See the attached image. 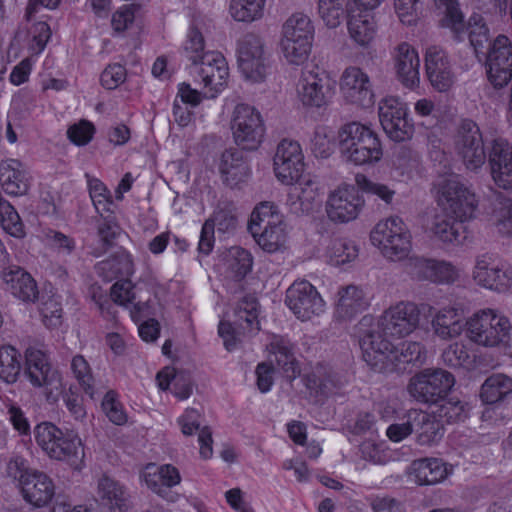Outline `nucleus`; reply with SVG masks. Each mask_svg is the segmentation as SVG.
I'll return each mask as SVG.
<instances>
[{
  "instance_id": "obj_1",
  "label": "nucleus",
  "mask_w": 512,
  "mask_h": 512,
  "mask_svg": "<svg viewBox=\"0 0 512 512\" xmlns=\"http://www.w3.org/2000/svg\"><path fill=\"white\" fill-rule=\"evenodd\" d=\"M362 350L363 360L374 370L384 372L398 363L422 364L426 359V351L421 343L406 341L395 347L378 334L374 327V318L365 315L355 328Z\"/></svg>"
},
{
  "instance_id": "obj_2",
  "label": "nucleus",
  "mask_w": 512,
  "mask_h": 512,
  "mask_svg": "<svg viewBox=\"0 0 512 512\" xmlns=\"http://www.w3.org/2000/svg\"><path fill=\"white\" fill-rule=\"evenodd\" d=\"M248 230L259 247L267 253L283 252L288 246L284 216L272 202L259 203L251 213Z\"/></svg>"
},
{
  "instance_id": "obj_3",
  "label": "nucleus",
  "mask_w": 512,
  "mask_h": 512,
  "mask_svg": "<svg viewBox=\"0 0 512 512\" xmlns=\"http://www.w3.org/2000/svg\"><path fill=\"white\" fill-rule=\"evenodd\" d=\"M338 146L342 158L358 166L376 163L383 156L377 134L369 126L356 121L339 129Z\"/></svg>"
},
{
  "instance_id": "obj_4",
  "label": "nucleus",
  "mask_w": 512,
  "mask_h": 512,
  "mask_svg": "<svg viewBox=\"0 0 512 512\" xmlns=\"http://www.w3.org/2000/svg\"><path fill=\"white\" fill-rule=\"evenodd\" d=\"M315 27L311 18L303 12L292 13L282 24L280 51L290 65L300 66L311 53Z\"/></svg>"
},
{
  "instance_id": "obj_5",
  "label": "nucleus",
  "mask_w": 512,
  "mask_h": 512,
  "mask_svg": "<svg viewBox=\"0 0 512 512\" xmlns=\"http://www.w3.org/2000/svg\"><path fill=\"white\" fill-rule=\"evenodd\" d=\"M434 189L437 206L442 212L461 222L476 217L480 199L471 186L457 177H447L440 179Z\"/></svg>"
},
{
  "instance_id": "obj_6",
  "label": "nucleus",
  "mask_w": 512,
  "mask_h": 512,
  "mask_svg": "<svg viewBox=\"0 0 512 512\" xmlns=\"http://www.w3.org/2000/svg\"><path fill=\"white\" fill-rule=\"evenodd\" d=\"M204 51V38L201 32L195 28H191L187 40L185 41L183 52L185 56L194 64L201 62V67L197 69L198 75L201 77L203 84L210 87V92L205 93L209 99L217 97L224 89L223 71L224 57L218 52Z\"/></svg>"
},
{
  "instance_id": "obj_7",
  "label": "nucleus",
  "mask_w": 512,
  "mask_h": 512,
  "mask_svg": "<svg viewBox=\"0 0 512 512\" xmlns=\"http://www.w3.org/2000/svg\"><path fill=\"white\" fill-rule=\"evenodd\" d=\"M370 240L381 255L391 262L410 258L412 235L405 222L398 216L380 220L372 229Z\"/></svg>"
},
{
  "instance_id": "obj_8",
  "label": "nucleus",
  "mask_w": 512,
  "mask_h": 512,
  "mask_svg": "<svg viewBox=\"0 0 512 512\" xmlns=\"http://www.w3.org/2000/svg\"><path fill=\"white\" fill-rule=\"evenodd\" d=\"M37 444L52 459L68 461L77 466L84 457L81 439L72 430L62 431L51 422H42L35 427Z\"/></svg>"
},
{
  "instance_id": "obj_9",
  "label": "nucleus",
  "mask_w": 512,
  "mask_h": 512,
  "mask_svg": "<svg viewBox=\"0 0 512 512\" xmlns=\"http://www.w3.org/2000/svg\"><path fill=\"white\" fill-rule=\"evenodd\" d=\"M509 322L504 314L495 309H479L466 319V337L477 346L501 349Z\"/></svg>"
},
{
  "instance_id": "obj_10",
  "label": "nucleus",
  "mask_w": 512,
  "mask_h": 512,
  "mask_svg": "<svg viewBox=\"0 0 512 512\" xmlns=\"http://www.w3.org/2000/svg\"><path fill=\"white\" fill-rule=\"evenodd\" d=\"M25 374L34 387L44 389L46 400L53 404L62 392V379L54 369L46 352L37 347H28L25 351Z\"/></svg>"
},
{
  "instance_id": "obj_11",
  "label": "nucleus",
  "mask_w": 512,
  "mask_h": 512,
  "mask_svg": "<svg viewBox=\"0 0 512 512\" xmlns=\"http://www.w3.org/2000/svg\"><path fill=\"white\" fill-rule=\"evenodd\" d=\"M420 321L421 310L415 302L399 301L382 312L374 327L382 336L402 339L416 331Z\"/></svg>"
},
{
  "instance_id": "obj_12",
  "label": "nucleus",
  "mask_w": 512,
  "mask_h": 512,
  "mask_svg": "<svg viewBox=\"0 0 512 512\" xmlns=\"http://www.w3.org/2000/svg\"><path fill=\"white\" fill-rule=\"evenodd\" d=\"M238 68L243 77L253 83H260L267 75V56L263 38L254 32H247L236 42Z\"/></svg>"
},
{
  "instance_id": "obj_13",
  "label": "nucleus",
  "mask_w": 512,
  "mask_h": 512,
  "mask_svg": "<svg viewBox=\"0 0 512 512\" xmlns=\"http://www.w3.org/2000/svg\"><path fill=\"white\" fill-rule=\"evenodd\" d=\"M455 384L454 376L443 369L428 368L415 374L409 381V395L421 403L436 404L447 397Z\"/></svg>"
},
{
  "instance_id": "obj_14",
  "label": "nucleus",
  "mask_w": 512,
  "mask_h": 512,
  "mask_svg": "<svg viewBox=\"0 0 512 512\" xmlns=\"http://www.w3.org/2000/svg\"><path fill=\"white\" fill-rule=\"evenodd\" d=\"M230 129L234 142L246 150L257 148L265 132L260 112L248 104L235 106L231 115Z\"/></svg>"
},
{
  "instance_id": "obj_15",
  "label": "nucleus",
  "mask_w": 512,
  "mask_h": 512,
  "mask_svg": "<svg viewBox=\"0 0 512 512\" xmlns=\"http://www.w3.org/2000/svg\"><path fill=\"white\" fill-rule=\"evenodd\" d=\"M295 90L297 100L305 108H322L332 95L328 75L316 65L301 70Z\"/></svg>"
},
{
  "instance_id": "obj_16",
  "label": "nucleus",
  "mask_w": 512,
  "mask_h": 512,
  "mask_svg": "<svg viewBox=\"0 0 512 512\" xmlns=\"http://www.w3.org/2000/svg\"><path fill=\"white\" fill-rule=\"evenodd\" d=\"M454 149L469 171H479L486 162L483 136L479 126L472 120L461 122L454 138Z\"/></svg>"
},
{
  "instance_id": "obj_17",
  "label": "nucleus",
  "mask_w": 512,
  "mask_h": 512,
  "mask_svg": "<svg viewBox=\"0 0 512 512\" xmlns=\"http://www.w3.org/2000/svg\"><path fill=\"white\" fill-rule=\"evenodd\" d=\"M411 279L436 285H452L461 278V270L450 261L412 256L406 263Z\"/></svg>"
},
{
  "instance_id": "obj_18",
  "label": "nucleus",
  "mask_w": 512,
  "mask_h": 512,
  "mask_svg": "<svg viewBox=\"0 0 512 512\" xmlns=\"http://www.w3.org/2000/svg\"><path fill=\"white\" fill-rule=\"evenodd\" d=\"M237 322L226 324V351H234L241 347L245 337L259 331V303L254 295L241 297L234 309Z\"/></svg>"
},
{
  "instance_id": "obj_19",
  "label": "nucleus",
  "mask_w": 512,
  "mask_h": 512,
  "mask_svg": "<svg viewBox=\"0 0 512 512\" xmlns=\"http://www.w3.org/2000/svg\"><path fill=\"white\" fill-rule=\"evenodd\" d=\"M472 279L483 289L506 292L512 287V267L505 266L493 254L483 253L475 257Z\"/></svg>"
},
{
  "instance_id": "obj_20",
  "label": "nucleus",
  "mask_w": 512,
  "mask_h": 512,
  "mask_svg": "<svg viewBox=\"0 0 512 512\" xmlns=\"http://www.w3.org/2000/svg\"><path fill=\"white\" fill-rule=\"evenodd\" d=\"M379 120L389 138L406 141L414 134V124L408 115L407 105L398 97L387 96L378 104Z\"/></svg>"
},
{
  "instance_id": "obj_21",
  "label": "nucleus",
  "mask_w": 512,
  "mask_h": 512,
  "mask_svg": "<svg viewBox=\"0 0 512 512\" xmlns=\"http://www.w3.org/2000/svg\"><path fill=\"white\" fill-rule=\"evenodd\" d=\"M273 170L278 181L293 185L305 170L304 153L301 145L291 139L279 142L273 158Z\"/></svg>"
},
{
  "instance_id": "obj_22",
  "label": "nucleus",
  "mask_w": 512,
  "mask_h": 512,
  "mask_svg": "<svg viewBox=\"0 0 512 512\" xmlns=\"http://www.w3.org/2000/svg\"><path fill=\"white\" fill-rule=\"evenodd\" d=\"M339 90L343 100L360 108H370L375 103V94L369 75L360 67H346L339 79Z\"/></svg>"
},
{
  "instance_id": "obj_23",
  "label": "nucleus",
  "mask_w": 512,
  "mask_h": 512,
  "mask_svg": "<svg viewBox=\"0 0 512 512\" xmlns=\"http://www.w3.org/2000/svg\"><path fill=\"white\" fill-rule=\"evenodd\" d=\"M285 303L301 321L311 320L325 311V302L308 281L294 282L286 292Z\"/></svg>"
},
{
  "instance_id": "obj_24",
  "label": "nucleus",
  "mask_w": 512,
  "mask_h": 512,
  "mask_svg": "<svg viewBox=\"0 0 512 512\" xmlns=\"http://www.w3.org/2000/svg\"><path fill=\"white\" fill-rule=\"evenodd\" d=\"M364 205L365 201L358 188L345 184L330 193L325 210L332 222L347 223L359 216Z\"/></svg>"
},
{
  "instance_id": "obj_25",
  "label": "nucleus",
  "mask_w": 512,
  "mask_h": 512,
  "mask_svg": "<svg viewBox=\"0 0 512 512\" xmlns=\"http://www.w3.org/2000/svg\"><path fill=\"white\" fill-rule=\"evenodd\" d=\"M487 66L488 80L495 88L506 86L512 79V42L506 35L493 41Z\"/></svg>"
},
{
  "instance_id": "obj_26",
  "label": "nucleus",
  "mask_w": 512,
  "mask_h": 512,
  "mask_svg": "<svg viewBox=\"0 0 512 512\" xmlns=\"http://www.w3.org/2000/svg\"><path fill=\"white\" fill-rule=\"evenodd\" d=\"M425 69L431 86L438 92L450 90L456 81L447 53L438 46L426 50Z\"/></svg>"
},
{
  "instance_id": "obj_27",
  "label": "nucleus",
  "mask_w": 512,
  "mask_h": 512,
  "mask_svg": "<svg viewBox=\"0 0 512 512\" xmlns=\"http://www.w3.org/2000/svg\"><path fill=\"white\" fill-rule=\"evenodd\" d=\"M488 161L494 183L503 189L512 188V146L502 138H494L489 145Z\"/></svg>"
},
{
  "instance_id": "obj_28",
  "label": "nucleus",
  "mask_w": 512,
  "mask_h": 512,
  "mask_svg": "<svg viewBox=\"0 0 512 512\" xmlns=\"http://www.w3.org/2000/svg\"><path fill=\"white\" fill-rule=\"evenodd\" d=\"M488 161L494 183L503 189L512 188V146L502 138H494L489 145Z\"/></svg>"
},
{
  "instance_id": "obj_29",
  "label": "nucleus",
  "mask_w": 512,
  "mask_h": 512,
  "mask_svg": "<svg viewBox=\"0 0 512 512\" xmlns=\"http://www.w3.org/2000/svg\"><path fill=\"white\" fill-rule=\"evenodd\" d=\"M434 336L441 340L457 339L466 333L467 324L464 320V310L458 303L443 306L435 311L431 319Z\"/></svg>"
},
{
  "instance_id": "obj_30",
  "label": "nucleus",
  "mask_w": 512,
  "mask_h": 512,
  "mask_svg": "<svg viewBox=\"0 0 512 512\" xmlns=\"http://www.w3.org/2000/svg\"><path fill=\"white\" fill-rule=\"evenodd\" d=\"M394 67L397 79L411 90L420 84V58L417 50L409 43L398 44L393 52Z\"/></svg>"
},
{
  "instance_id": "obj_31",
  "label": "nucleus",
  "mask_w": 512,
  "mask_h": 512,
  "mask_svg": "<svg viewBox=\"0 0 512 512\" xmlns=\"http://www.w3.org/2000/svg\"><path fill=\"white\" fill-rule=\"evenodd\" d=\"M369 305L370 300L362 288L348 285L341 287L337 292L334 314L338 320H351L366 310Z\"/></svg>"
},
{
  "instance_id": "obj_32",
  "label": "nucleus",
  "mask_w": 512,
  "mask_h": 512,
  "mask_svg": "<svg viewBox=\"0 0 512 512\" xmlns=\"http://www.w3.org/2000/svg\"><path fill=\"white\" fill-rule=\"evenodd\" d=\"M347 29L349 38L360 48H369L377 35V22L372 10L352 11Z\"/></svg>"
},
{
  "instance_id": "obj_33",
  "label": "nucleus",
  "mask_w": 512,
  "mask_h": 512,
  "mask_svg": "<svg viewBox=\"0 0 512 512\" xmlns=\"http://www.w3.org/2000/svg\"><path fill=\"white\" fill-rule=\"evenodd\" d=\"M2 278L5 290L15 298L26 302H34L39 294L37 284L32 276L20 267H12L3 271Z\"/></svg>"
},
{
  "instance_id": "obj_34",
  "label": "nucleus",
  "mask_w": 512,
  "mask_h": 512,
  "mask_svg": "<svg viewBox=\"0 0 512 512\" xmlns=\"http://www.w3.org/2000/svg\"><path fill=\"white\" fill-rule=\"evenodd\" d=\"M451 471L440 459L423 458L410 464L408 476L418 485H434L445 480Z\"/></svg>"
},
{
  "instance_id": "obj_35",
  "label": "nucleus",
  "mask_w": 512,
  "mask_h": 512,
  "mask_svg": "<svg viewBox=\"0 0 512 512\" xmlns=\"http://www.w3.org/2000/svg\"><path fill=\"white\" fill-rule=\"evenodd\" d=\"M146 485L154 493L163 498H168L170 488L178 485L181 476L178 469L170 464L157 466L156 464H148L143 473Z\"/></svg>"
},
{
  "instance_id": "obj_36",
  "label": "nucleus",
  "mask_w": 512,
  "mask_h": 512,
  "mask_svg": "<svg viewBox=\"0 0 512 512\" xmlns=\"http://www.w3.org/2000/svg\"><path fill=\"white\" fill-rule=\"evenodd\" d=\"M22 481V495L27 502L35 507L45 506L55 495L52 479L43 472L32 471L27 480Z\"/></svg>"
},
{
  "instance_id": "obj_37",
  "label": "nucleus",
  "mask_w": 512,
  "mask_h": 512,
  "mask_svg": "<svg viewBox=\"0 0 512 512\" xmlns=\"http://www.w3.org/2000/svg\"><path fill=\"white\" fill-rule=\"evenodd\" d=\"M97 495L101 504L110 512H126L129 508L130 495L127 488L109 476L103 475L98 480Z\"/></svg>"
},
{
  "instance_id": "obj_38",
  "label": "nucleus",
  "mask_w": 512,
  "mask_h": 512,
  "mask_svg": "<svg viewBox=\"0 0 512 512\" xmlns=\"http://www.w3.org/2000/svg\"><path fill=\"white\" fill-rule=\"evenodd\" d=\"M410 419L414 423V433L419 445L429 446L438 442L443 436V424L434 414L419 409H410Z\"/></svg>"
},
{
  "instance_id": "obj_39",
  "label": "nucleus",
  "mask_w": 512,
  "mask_h": 512,
  "mask_svg": "<svg viewBox=\"0 0 512 512\" xmlns=\"http://www.w3.org/2000/svg\"><path fill=\"white\" fill-rule=\"evenodd\" d=\"M0 185L10 196H22L29 190V179L22 164L15 159L3 160L0 163Z\"/></svg>"
},
{
  "instance_id": "obj_40",
  "label": "nucleus",
  "mask_w": 512,
  "mask_h": 512,
  "mask_svg": "<svg viewBox=\"0 0 512 512\" xmlns=\"http://www.w3.org/2000/svg\"><path fill=\"white\" fill-rule=\"evenodd\" d=\"M200 414L198 410L189 408L178 419L181 432L185 436H191L194 432H198V443L200 445V455L203 459H209L212 456V435L211 431L204 427L200 429Z\"/></svg>"
},
{
  "instance_id": "obj_41",
  "label": "nucleus",
  "mask_w": 512,
  "mask_h": 512,
  "mask_svg": "<svg viewBox=\"0 0 512 512\" xmlns=\"http://www.w3.org/2000/svg\"><path fill=\"white\" fill-rule=\"evenodd\" d=\"M463 223L441 211L434 215L429 230L437 240L443 243H459L462 237Z\"/></svg>"
},
{
  "instance_id": "obj_42",
  "label": "nucleus",
  "mask_w": 512,
  "mask_h": 512,
  "mask_svg": "<svg viewBox=\"0 0 512 512\" xmlns=\"http://www.w3.org/2000/svg\"><path fill=\"white\" fill-rule=\"evenodd\" d=\"M512 393V378L496 373L489 376L481 385L480 399L485 404H496Z\"/></svg>"
},
{
  "instance_id": "obj_43",
  "label": "nucleus",
  "mask_w": 512,
  "mask_h": 512,
  "mask_svg": "<svg viewBox=\"0 0 512 512\" xmlns=\"http://www.w3.org/2000/svg\"><path fill=\"white\" fill-rule=\"evenodd\" d=\"M269 353L274 356L278 367L283 371L285 377L294 379L299 375L300 369L292 353V346L289 341L275 337L270 342Z\"/></svg>"
},
{
  "instance_id": "obj_44",
  "label": "nucleus",
  "mask_w": 512,
  "mask_h": 512,
  "mask_svg": "<svg viewBox=\"0 0 512 512\" xmlns=\"http://www.w3.org/2000/svg\"><path fill=\"white\" fill-rule=\"evenodd\" d=\"M436 404V409L433 412L441 424L459 423L468 418L470 411L469 405L458 397H444Z\"/></svg>"
},
{
  "instance_id": "obj_45",
  "label": "nucleus",
  "mask_w": 512,
  "mask_h": 512,
  "mask_svg": "<svg viewBox=\"0 0 512 512\" xmlns=\"http://www.w3.org/2000/svg\"><path fill=\"white\" fill-rule=\"evenodd\" d=\"M251 175L247 157L242 151H232L226 158V185L231 188L246 183Z\"/></svg>"
},
{
  "instance_id": "obj_46",
  "label": "nucleus",
  "mask_w": 512,
  "mask_h": 512,
  "mask_svg": "<svg viewBox=\"0 0 512 512\" xmlns=\"http://www.w3.org/2000/svg\"><path fill=\"white\" fill-rule=\"evenodd\" d=\"M305 385L315 395L328 396L338 388V381L325 366L317 365L306 376Z\"/></svg>"
},
{
  "instance_id": "obj_47",
  "label": "nucleus",
  "mask_w": 512,
  "mask_h": 512,
  "mask_svg": "<svg viewBox=\"0 0 512 512\" xmlns=\"http://www.w3.org/2000/svg\"><path fill=\"white\" fill-rule=\"evenodd\" d=\"M266 0H231L229 11L238 22L251 23L263 18Z\"/></svg>"
},
{
  "instance_id": "obj_48",
  "label": "nucleus",
  "mask_w": 512,
  "mask_h": 512,
  "mask_svg": "<svg viewBox=\"0 0 512 512\" xmlns=\"http://www.w3.org/2000/svg\"><path fill=\"white\" fill-rule=\"evenodd\" d=\"M101 219L97 225V234L99 245L94 248L93 254L98 257L116 245L115 241L120 236L122 230L111 215L100 216Z\"/></svg>"
},
{
  "instance_id": "obj_49",
  "label": "nucleus",
  "mask_w": 512,
  "mask_h": 512,
  "mask_svg": "<svg viewBox=\"0 0 512 512\" xmlns=\"http://www.w3.org/2000/svg\"><path fill=\"white\" fill-rule=\"evenodd\" d=\"M357 256V246L347 239H332L326 249V258L328 262L335 266L349 263L355 260Z\"/></svg>"
},
{
  "instance_id": "obj_50",
  "label": "nucleus",
  "mask_w": 512,
  "mask_h": 512,
  "mask_svg": "<svg viewBox=\"0 0 512 512\" xmlns=\"http://www.w3.org/2000/svg\"><path fill=\"white\" fill-rule=\"evenodd\" d=\"M226 266L233 277L240 280L251 271L253 257L248 250L240 246H234L226 253Z\"/></svg>"
},
{
  "instance_id": "obj_51",
  "label": "nucleus",
  "mask_w": 512,
  "mask_h": 512,
  "mask_svg": "<svg viewBox=\"0 0 512 512\" xmlns=\"http://www.w3.org/2000/svg\"><path fill=\"white\" fill-rule=\"evenodd\" d=\"M21 369V354L12 346L0 347V378L6 383H14Z\"/></svg>"
},
{
  "instance_id": "obj_52",
  "label": "nucleus",
  "mask_w": 512,
  "mask_h": 512,
  "mask_svg": "<svg viewBox=\"0 0 512 512\" xmlns=\"http://www.w3.org/2000/svg\"><path fill=\"white\" fill-rule=\"evenodd\" d=\"M436 8L443 15L441 25L459 33L464 28V16L458 0H434Z\"/></svg>"
},
{
  "instance_id": "obj_53",
  "label": "nucleus",
  "mask_w": 512,
  "mask_h": 512,
  "mask_svg": "<svg viewBox=\"0 0 512 512\" xmlns=\"http://www.w3.org/2000/svg\"><path fill=\"white\" fill-rule=\"evenodd\" d=\"M347 2L348 0H317L318 14L328 28L340 25Z\"/></svg>"
},
{
  "instance_id": "obj_54",
  "label": "nucleus",
  "mask_w": 512,
  "mask_h": 512,
  "mask_svg": "<svg viewBox=\"0 0 512 512\" xmlns=\"http://www.w3.org/2000/svg\"><path fill=\"white\" fill-rule=\"evenodd\" d=\"M355 184L362 192L375 195L387 204L392 202L395 195V190L388 185L372 181L361 173L355 175Z\"/></svg>"
},
{
  "instance_id": "obj_55",
  "label": "nucleus",
  "mask_w": 512,
  "mask_h": 512,
  "mask_svg": "<svg viewBox=\"0 0 512 512\" xmlns=\"http://www.w3.org/2000/svg\"><path fill=\"white\" fill-rule=\"evenodd\" d=\"M423 0H394V9L400 22L415 26L420 20Z\"/></svg>"
},
{
  "instance_id": "obj_56",
  "label": "nucleus",
  "mask_w": 512,
  "mask_h": 512,
  "mask_svg": "<svg viewBox=\"0 0 512 512\" xmlns=\"http://www.w3.org/2000/svg\"><path fill=\"white\" fill-rule=\"evenodd\" d=\"M0 225L13 237L21 238L25 235L24 224L16 209L9 202L2 204V209H0Z\"/></svg>"
},
{
  "instance_id": "obj_57",
  "label": "nucleus",
  "mask_w": 512,
  "mask_h": 512,
  "mask_svg": "<svg viewBox=\"0 0 512 512\" xmlns=\"http://www.w3.org/2000/svg\"><path fill=\"white\" fill-rule=\"evenodd\" d=\"M40 314L44 325L54 329L62 324V305L55 296L42 297Z\"/></svg>"
},
{
  "instance_id": "obj_58",
  "label": "nucleus",
  "mask_w": 512,
  "mask_h": 512,
  "mask_svg": "<svg viewBox=\"0 0 512 512\" xmlns=\"http://www.w3.org/2000/svg\"><path fill=\"white\" fill-rule=\"evenodd\" d=\"M71 369L84 392L91 398H94V379L91 374L90 366L82 355H76L73 357Z\"/></svg>"
},
{
  "instance_id": "obj_59",
  "label": "nucleus",
  "mask_w": 512,
  "mask_h": 512,
  "mask_svg": "<svg viewBox=\"0 0 512 512\" xmlns=\"http://www.w3.org/2000/svg\"><path fill=\"white\" fill-rule=\"evenodd\" d=\"M128 264L123 255H114L96 264L95 270L99 277L106 282H111L123 273L124 267Z\"/></svg>"
},
{
  "instance_id": "obj_60",
  "label": "nucleus",
  "mask_w": 512,
  "mask_h": 512,
  "mask_svg": "<svg viewBox=\"0 0 512 512\" xmlns=\"http://www.w3.org/2000/svg\"><path fill=\"white\" fill-rule=\"evenodd\" d=\"M140 292L143 291L125 280L113 284L110 296L114 303L128 307L139 297Z\"/></svg>"
},
{
  "instance_id": "obj_61",
  "label": "nucleus",
  "mask_w": 512,
  "mask_h": 512,
  "mask_svg": "<svg viewBox=\"0 0 512 512\" xmlns=\"http://www.w3.org/2000/svg\"><path fill=\"white\" fill-rule=\"evenodd\" d=\"M311 149L318 158H328L334 150L333 136L326 127H317L311 140Z\"/></svg>"
},
{
  "instance_id": "obj_62",
  "label": "nucleus",
  "mask_w": 512,
  "mask_h": 512,
  "mask_svg": "<svg viewBox=\"0 0 512 512\" xmlns=\"http://www.w3.org/2000/svg\"><path fill=\"white\" fill-rule=\"evenodd\" d=\"M320 195L319 183L311 177L304 178L300 183V192L298 193L302 210H311L314 204L319 202Z\"/></svg>"
},
{
  "instance_id": "obj_63",
  "label": "nucleus",
  "mask_w": 512,
  "mask_h": 512,
  "mask_svg": "<svg viewBox=\"0 0 512 512\" xmlns=\"http://www.w3.org/2000/svg\"><path fill=\"white\" fill-rule=\"evenodd\" d=\"M89 192L93 205L100 216L110 211L112 201L109 199L108 190L100 180L93 179L89 181Z\"/></svg>"
},
{
  "instance_id": "obj_64",
  "label": "nucleus",
  "mask_w": 512,
  "mask_h": 512,
  "mask_svg": "<svg viewBox=\"0 0 512 512\" xmlns=\"http://www.w3.org/2000/svg\"><path fill=\"white\" fill-rule=\"evenodd\" d=\"M444 362L451 367H466L471 363L470 355L464 345L450 344L442 354Z\"/></svg>"
}]
</instances>
